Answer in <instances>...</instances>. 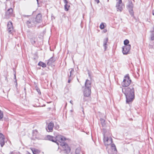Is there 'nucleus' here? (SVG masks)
<instances>
[{"label": "nucleus", "mask_w": 154, "mask_h": 154, "mask_svg": "<svg viewBox=\"0 0 154 154\" xmlns=\"http://www.w3.org/2000/svg\"><path fill=\"white\" fill-rule=\"evenodd\" d=\"M108 41V38H105L103 40V43H107Z\"/></svg>", "instance_id": "obj_25"}, {"label": "nucleus", "mask_w": 154, "mask_h": 154, "mask_svg": "<svg viewBox=\"0 0 154 154\" xmlns=\"http://www.w3.org/2000/svg\"><path fill=\"white\" fill-rule=\"evenodd\" d=\"M82 111L83 112V113H84V112L83 111V110H82Z\"/></svg>", "instance_id": "obj_40"}, {"label": "nucleus", "mask_w": 154, "mask_h": 154, "mask_svg": "<svg viewBox=\"0 0 154 154\" xmlns=\"http://www.w3.org/2000/svg\"><path fill=\"white\" fill-rule=\"evenodd\" d=\"M33 19L36 24L37 23H40L42 21V15L40 14H38L37 15L35 18H33Z\"/></svg>", "instance_id": "obj_11"}, {"label": "nucleus", "mask_w": 154, "mask_h": 154, "mask_svg": "<svg viewBox=\"0 0 154 154\" xmlns=\"http://www.w3.org/2000/svg\"><path fill=\"white\" fill-rule=\"evenodd\" d=\"M68 2L67 1V2L66 3H65V5L64 6V8L65 10L66 11H68L69 10V8L70 7L69 5H67Z\"/></svg>", "instance_id": "obj_21"}, {"label": "nucleus", "mask_w": 154, "mask_h": 154, "mask_svg": "<svg viewBox=\"0 0 154 154\" xmlns=\"http://www.w3.org/2000/svg\"><path fill=\"white\" fill-rule=\"evenodd\" d=\"M64 3H66L67 1L66 0H64Z\"/></svg>", "instance_id": "obj_34"}, {"label": "nucleus", "mask_w": 154, "mask_h": 154, "mask_svg": "<svg viewBox=\"0 0 154 154\" xmlns=\"http://www.w3.org/2000/svg\"><path fill=\"white\" fill-rule=\"evenodd\" d=\"M37 1V3L38 4V0H36Z\"/></svg>", "instance_id": "obj_39"}, {"label": "nucleus", "mask_w": 154, "mask_h": 154, "mask_svg": "<svg viewBox=\"0 0 154 154\" xmlns=\"http://www.w3.org/2000/svg\"><path fill=\"white\" fill-rule=\"evenodd\" d=\"M55 59H54L53 57H51L48 60V61L47 63V64L48 65H50L53 63L55 61Z\"/></svg>", "instance_id": "obj_16"}, {"label": "nucleus", "mask_w": 154, "mask_h": 154, "mask_svg": "<svg viewBox=\"0 0 154 154\" xmlns=\"http://www.w3.org/2000/svg\"><path fill=\"white\" fill-rule=\"evenodd\" d=\"M129 43V41L128 39L125 40L124 42V44L125 45V46H126V45H128V44Z\"/></svg>", "instance_id": "obj_24"}, {"label": "nucleus", "mask_w": 154, "mask_h": 154, "mask_svg": "<svg viewBox=\"0 0 154 154\" xmlns=\"http://www.w3.org/2000/svg\"><path fill=\"white\" fill-rule=\"evenodd\" d=\"M26 24L29 28L35 26L36 24L33 18H31L28 20H27L26 22Z\"/></svg>", "instance_id": "obj_9"}, {"label": "nucleus", "mask_w": 154, "mask_h": 154, "mask_svg": "<svg viewBox=\"0 0 154 154\" xmlns=\"http://www.w3.org/2000/svg\"><path fill=\"white\" fill-rule=\"evenodd\" d=\"M110 145L112 149L113 150L114 152L116 153L117 152V149L115 144L114 143H111Z\"/></svg>", "instance_id": "obj_17"}, {"label": "nucleus", "mask_w": 154, "mask_h": 154, "mask_svg": "<svg viewBox=\"0 0 154 154\" xmlns=\"http://www.w3.org/2000/svg\"><path fill=\"white\" fill-rule=\"evenodd\" d=\"M5 79L6 80H7V77H5Z\"/></svg>", "instance_id": "obj_37"}, {"label": "nucleus", "mask_w": 154, "mask_h": 154, "mask_svg": "<svg viewBox=\"0 0 154 154\" xmlns=\"http://www.w3.org/2000/svg\"><path fill=\"white\" fill-rule=\"evenodd\" d=\"M100 121L103 126H104L106 125L105 121L104 119L102 118L100 119Z\"/></svg>", "instance_id": "obj_20"}, {"label": "nucleus", "mask_w": 154, "mask_h": 154, "mask_svg": "<svg viewBox=\"0 0 154 154\" xmlns=\"http://www.w3.org/2000/svg\"><path fill=\"white\" fill-rule=\"evenodd\" d=\"M103 46L104 48V51H105L107 48V43H103Z\"/></svg>", "instance_id": "obj_26"}, {"label": "nucleus", "mask_w": 154, "mask_h": 154, "mask_svg": "<svg viewBox=\"0 0 154 154\" xmlns=\"http://www.w3.org/2000/svg\"><path fill=\"white\" fill-rule=\"evenodd\" d=\"M13 12V9L11 8L8 9L5 13L6 17L8 18L9 17L13 16L14 14Z\"/></svg>", "instance_id": "obj_13"}, {"label": "nucleus", "mask_w": 154, "mask_h": 154, "mask_svg": "<svg viewBox=\"0 0 154 154\" xmlns=\"http://www.w3.org/2000/svg\"><path fill=\"white\" fill-rule=\"evenodd\" d=\"M36 90L39 94H41V92H40V90L38 87L36 88Z\"/></svg>", "instance_id": "obj_28"}, {"label": "nucleus", "mask_w": 154, "mask_h": 154, "mask_svg": "<svg viewBox=\"0 0 154 154\" xmlns=\"http://www.w3.org/2000/svg\"><path fill=\"white\" fill-rule=\"evenodd\" d=\"M133 5L131 2H129L127 5V8L129 11L131 16L133 15Z\"/></svg>", "instance_id": "obj_10"}, {"label": "nucleus", "mask_w": 154, "mask_h": 154, "mask_svg": "<svg viewBox=\"0 0 154 154\" xmlns=\"http://www.w3.org/2000/svg\"><path fill=\"white\" fill-rule=\"evenodd\" d=\"M91 83L90 81L87 79L85 83V88L84 91L85 97H89L91 94Z\"/></svg>", "instance_id": "obj_3"}, {"label": "nucleus", "mask_w": 154, "mask_h": 154, "mask_svg": "<svg viewBox=\"0 0 154 154\" xmlns=\"http://www.w3.org/2000/svg\"><path fill=\"white\" fill-rule=\"evenodd\" d=\"M5 138L4 136L1 133H0V144L2 147L5 144Z\"/></svg>", "instance_id": "obj_14"}, {"label": "nucleus", "mask_w": 154, "mask_h": 154, "mask_svg": "<svg viewBox=\"0 0 154 154\" xmlns=\"http://www.w3.org/2000/svg\"><path fill=\"white\" fill-rule=\"evenodd\" d=\"M123 93L125 95L127 103L132 102L134 98V88L133 86L123 88L122 89Z\"/></svg>", "instance_id": "obj_2"}, {"label": "nucleus", "mask_w": 154, "mask_h": 154, "mask_svg": "<svg viewBox=\"0 0 154 154\" xmlns=\"http://www.w3.org/2000/svg\"><path fill=\"white\" fill-rule=\"evenodd\" d=\"M38 65L39 66H42L43 67H45L46 66V65L45 63L41 61H40L38 63Z\"/></svg>", "instance_id": "obj_19"}, {"label": "nucleus", "mask_w": 154, "mask_h": 154, "mask_svg": "<svg viewBox=\"0 0 154 154\" xmlns=\"http://www.w3.org/2000/svg\"><path fill=\"white\" fill-rule=\"evenodd\" d=\"M56 128L57 129H58L59 128V126L58 125H57V126L56 127Z\"/></svg>", "instance_id": "obj_33"}, {"label": "nucleus", "mask_w": 154, "mask_h": 154, "mask_svg": "<svg viewBox=\"0 0 154 154\" xmlns=\"http://www.w3.org/2000/svg\"><path fill=\"white\" fill-rule=\"evenodd\" d=\"M80 151V148H77L75 150V153L76 154H79Z\"/></svg>", "instance_id": "obj_23"}, {"label": "nucleus", "mask_w": 154, "mask_h": 154, "mask_svg": "<svg viewBox=\"0 0 154 154\" xmlns=\"http://www.w3.org/2000/svg\"><path fill=\"white\" fill-rule=\"evenodd\" d=\"M131 46L130 45H126L122 47V52L124 54H127L130 50Z\"/></svg>", "instance_id": "obj_7"}, {"label": "nucleus", "mask_w": 154, "mask_h": 154, "mask_svg": "<svg viewBox=\"0 0 154 154\" xmlns=\"http://www.w3.org/2000/svg\"><path fill=\"white\" fill-rule=\"evenodd\" d=\"M47 138L48 140L55 143L58 146L60 145L62 146L65 153L68 154L70 152V148L68 145L65 142L66 139L64 137L60 135H57L56 137L48 135Z\"/></svg>", "instance_id": "obj_1"}, {"label": "nucleus", "mask_w": 154, "mask_h": 154, "mask_svg": "<svg viewBox=\"0 0 154 154\" xmlns=\"http://www.w3.org/2000/svg\"><path fill=\"white\" fill-rule=\"evenodd\" d=\"M151 39L152 40H154V33H152L151 35Z\"/></svg>", "instance_id": "obj_29"}, {"label": "nucleus", "mask_w": 154, "mask_h": 154, "mask_svg": "<svg viewBox=\"0 0 154 154\" xmlns=\"http://www.w3.org/2000/svg\"><path fill=\"white\" fill-rule=\"evenodd\" d=\"M152 14L154 15V10H153L152 11Z\"/></svg>", "instance_id": "obj_35"}, {"label": "nucleus", "mask_w": 154, "mask_h": 154, "mask_svg": "<svg viewBox=\"0 0 154 154\" xmlns=\"http://www.w3.org/2000/svg\"><path fill=\"white\" fill-rule=\"evenodd\" d=\"M117 2L116 7L117 11L121 12L122 10L124 5L123 4L122 0H116Z\"/></svg>", "instance_id": "obj_6"}, {"label": "nucleus", "mask_w": 154, "mask_h": 154, "mask_svg": "<svg viewBox=\"0 0 154 154\" xmlns=\"http://www.w3.org/2000/svg\"><path fill=\"white\" fill-rule=\"evenodd\" d=\"M103 142L105 145L107 146L110 145L112 142V139L110 137H106L104 135Z\"/></svg>", "instance_id": "obj_5"}, {"label": "nucleus", "mask_w": 154, "mask_h": 154, "mask_svg": "<svg viewBox=\"0 0 154 154\" xmlns=\"http://www.w3.org/2000/svg\"><path fill=\"white\" fill-rule=\"evenodd\" d=\"M73 78H69V80H68V82L70 83L72 79Z\"/></svg>", "instance_id": "obj_30"}, {"label": "nucleus", "mask_w": 154, "mask_h": 154, "mask_svg": "<svg viewBox=\"0 0 154 154\" xmlns=\"http://www.w3.org/2000/svg\"><path fill=\"white\" fill-rule=\"evenodd\" d=\"M4 116L3 112L0 110V121L3 118Z\"/></svg>", "instance_id": "obj_22"}, {"label": "nucleus", "mask_w": 154, "mask_h": 154, "mask_svg": "<svg viewBox=\"0 0 154 154\" xmlns=\"http://www.w3.org/2000/svg\"><path fill=\"white\" fill-rule=\"evenodd\" d=\"M72 100H71V101H70V103L72 104Z\"/></svg>", "instance_id": "obj_38"}, {"label": "nucleus", "mask_w": 154, "mask_h": 154, "mask_svg": "<svg viewBox=\"0 0 154 154\" xmlns=\"http://www.w3.org/2000/svg\"><path fill=\"white\" fill-rule=\"evenodd\" d=\"M100 27L101 29H103L104 28V26L103 24V23H102L100 26Z\"/></svg>", "instance_id": "obj_27"}, {"label": "nucleus", "mask_w": 154, "mask_h": 154, "mask_svg": "<svg viewBox=\"0 0 154 154\" xmlns=\"http://www.w3.org/2000/svg\"><path fill=\"white\" fill-rule=\"evenodd\" d=\"M33 153L34 154H36V152L35 150H32Z\"/></svg>", "instance_id": "obj_31"}, {"label": "nucleus", "mask_w": 154, "mask_h": 154, "mask_svg": "<svg viewBox=\"0 0 154 154\" xmlns=\"http://www.w3.org/2000/svg\"><path fill=\"white\" fill-rule=\"evenodd\" d=\"M8 31L10 33H11L13 31V27L12 23L9 22L7 24Z\"/></svg>", "instance_id": "obj_12"}, {"label": "nucleus", "mask_w": 154, "mask_h": 154, "mask_svg": "<svg viewBox=\"0 0 154 154\" xmlns=\"http://www.w3.org/2000/svg\"><path fill=\"white\" fill-rule=\"evenodd\" d=\"M14 76L15 78L16 79V73H15L14 74Z\"/></svg>", "instance_id": "obj_36"}, {"label": "nucleus", "mask_w": 154, "mask_h": 154, "mask_svg": "<svg viewBox=\"0 0 154 154\" xmlns=\"http://www.w3.org/2000/svg\"><path fill=\"white\" fill-rule=\"evenodd\" d=\"M54 126V125L53 122H51L49 123L48 125L47 128H46L47 131L49 132H52Z\"/></svg>", "instance_id": "obj_15"}, {"label": "nucleus", "mask_w": 154, "mask_h": 154, "mask_svg": "<svg viewBox=\"0 0 154 154\" xmlns=\"http://www.w3.org/2000/svg\"><path fill=\"white\" fill-rule=\"evenodd\" d=\"M74 70L73 69H71V70L70 71V74L69 75V74L68 76L69 78H73V72Z\"/></svg>", "instance_id": "obj_18"}, {"label": "nucleus", "mask_w": 154, "mask_h": 154, "mask_svg": "<svg viewBox=\"0 0 154 154\" xmlns=\"http://www.w3.org/2000/svg\"><path fill=\"white\" fill-rule=\"evenodd\" d=\"M28 37L32 45H34L35 43L36 38L35 35L32 33H29L28 34Z\"/></svg>", "instance_id": "obj_8"}, {"label": "nucleus", "mask_w": 154, "mask_h": 154, "mask_svg": "<svg viewBox=\"0 0 154 154\" xmlns=\"http://www.w3.org/2000/svg\"><path fill=\"white\" fill-rule=\"evenodd\" d=\"M131 81V80L130 79L129 75L127 74L124 77L122 83V85L123 87H128L130 85Z\"/></svg>", "instance_id": "obj_4"}, {"label": "nucleus", "mask_w": 154, "mask_h": 154, "mask_svg": "<svg viewBox=\"0 0 154 154\" xmlns=\"http://www.w3.org/2000/svg\"><path fill=\"white\" fill-rule=\"evenodd\" d=\"M94 0L95 2H97V4H98L100 2L99 0Z\"/></svg>", "instance_id": "obj_32"}]
</instances>
